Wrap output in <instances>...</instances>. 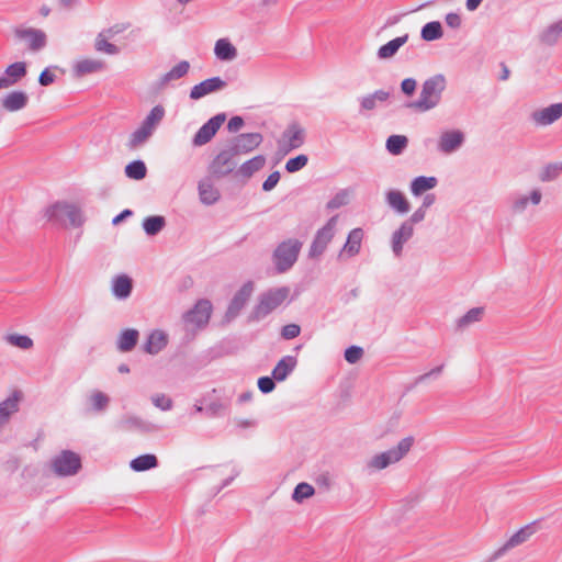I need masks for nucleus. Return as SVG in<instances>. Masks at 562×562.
<instances>
[{"label":"nucleus","instance_id":"nucleus-1","mask_svg":"<svg viewBox=\"0 0 562 562\" xmlns=\"http://www.w3.org/2000/svg\"><path fill=\"white\" fill-rule=\"evenodd\" d=\"M446 86V77L442 74L427 78L423 82L419 98L408 102L406 106L420 113L432 110L440 103Z\"/></svg>","mask_w":562,"mask_h":562},{"label":"nucleus","instance_id":"nucleus-2","mask_svg":"<svg viewBox=\"0 0 562 562\" xmlns=\"http://www.w3.org/2000/svg\"><path fill=\"white\" fill-rule=\"evenodd\" d=\"M290 288L286 285L268 289L262 292L250 315V322H259L281 306L290 296Z\"/></svg>","mask_w":562,"mask_h":562},{"label":"nucleus","instance_id":"nucleus-3","mask_svg":"<svg viewBox=\"0 0 562 562\" xmlns=\"http://www.w3.org/2000/svg\"><path fill=\"white\" fill-rule=\"evenodd\" d=\"M303 243L296 238H289L279 243L272 252V262L276 272H288L299 259Z\"/></svg>","mask_w":562,"mask_h":562},{"label":"nucleus","instance_id":"nucleus-4","mask_svg":"<svg viewBox=\"0 0 562 562\" xmlns=\"http://www.w3.org/2000/svg\"><path fill=\"white\" fill-rule=\"evenodd\" d=\"M47 221L57 225H66L68 224L72 227H81L86 217L81 209L75 204L66 203V202H56L50 205L45 213Z\"/></svg>","mask_w":562,"mask_h":562},{"label":"nucleus","instance_id":"nucleus-5","mask_svg":"<svg viewBox=\"0 0 562 562\" xmlns=\"http://www.w3.org/2000/svg\"><path fill=\"white\" fill-rule=\"evenodd\" d=\"M414 445V438L408 436L403 438L396 447L373 456L367 467L371 470H383L389 465L402 460Z\"/></svg>","mask_w":562,"mask_h":562},{"label":"nucleus","instance_id":"nucleus-6","mask_svg":"<svg viewBox=\"0 0 562 562\" xmlns=\"http://www.w3.org/2000/svg\"><path fill=\"white\" fill-rule=\"evenodd\" d=\"M337 224V215L331 216L326 224L317 229L308 249V257L316 259L326 250L328 244L333 240Z\"/></svg>","mask_w":562,"mask_h":562},{"label":"nucleus","instance_id":"nucleus-7","mask_svg":"<svg viewBox=\"0 0 562 562\" xmlns=\"http://www.w3.org/2000/svg\"><path fill=\"white\" fill-rule=\"evenodd\" d=\"M52 468L56 475L66 477L78 473L81 468L80 457L70 451L63 450L52 461Z\"/></svg>","mask_w":562,"mask_h":562},{"label":"nucleus","instance_id":"nucleus-8","mask_svg":"<svg viewBox=\"0 0 562 562\" xmlns=\"http://www.w3.org/2000/svg\"><path fill=\"white\" fill-rule=\"evenodd\" d=\"M536 532V521H532L517 530L509 539L498 548L487 560L494 562L502 558L508 550L522 544Z\"/></svg>","mask_w":562,"mask_h":562},{"label":"nucleus","instance_id":"nucleus-9","mask_svg":"<svg viewBox=\"0 0 562 562\" xmlns=\"http://www.w3.org/2000/svg\"><path fill=\"white\" fill-rule=\"evenodd\" d=\"M226 120L225 113H218L206 121L195 133L192 138V145L195 147L203 146L212 140L217 131Z\"/></svg>","mask_w":562,"mask_h":562},{"label":"nucleus","instance_id":"nucleus-10","mask_svg":"<svg viewBox=\"0 0 562 562\" xmlns=\"http://www.w3.org/2000/svg\"><path fill=\"white\" fill-rule=\"evenodd\" d=\"M236 156L237 155L228 146L221 150L210 165L211 173L217 178L229 175L236 168Z\"/></svg>","mask_w":562,"mask_h":562},{"label":"nucleus","instance_id":"nucleus-11","mask_svg":"<svg viewBox=\"0 0 562 562\" xmlns=\"http://www.w3.org/2000/svg\"><path fill=\"white\" fill-rule=\"evenodd\" d=\"M212 304L209 300H199L195 305L183 314V322L198 328L205 326L211 317Z\"/></svg>","mask_w":562,"mask_h":562},{"label":"nucleus","instance_id":"nucleus-12","mask_svg":"<svg viewBox=\"0 0 562 562\" xmlns=\"http://www.w3.org/2000/svg\"><path fill=\"white\" fill-rule=\"evenodd\" d=\"M305 140V131L297 123H291L282 133V139L279 142V149L285 154L290 150L300 148Z\"/></svg>","mask_w":562,"mask_h":562},{"label":"nucleus","instance_id":"nucleus-13","mask_svg":"<svg viewBox=\"0 0 562 562\" xmlns=\"http://www.w3.org/2000/svg\"><path fill=\"white\" fill-rule=\"evenodd\" d=\"M263 140L260 133H243L235 136L228 147L238 156L256 149Z\"/></svg>","mask_w":562,"mask_h":562},{"label":"nucleus","instance_id":"nucleus-14","mask_svg":"<svg viewBox=\"0 0 562 562\" xmlns=\"http://www.w3.org/2000/svg\"><path fill=\"white\" fill-rule=\"evenodd\" d=\"M254 292V283L251 281L245 282L240 289L234 294L231 300L225 317L229 321L237 317L240 311L245 307Z\"/></svg>","mask_w":562,"mask_h":562},{"label":"nucleus","instance_id":"nucleus-15","mask_svg":"<svg viewBox=\"0 0 562 562\" xmlns=\"http://www.w3.org/2000/svg\"><path fill=\"white\" fill-rule=\"evenodd\" d=\"M14 36L27 42L29 49L41 50L46 46L47 38L44 31L33 27H15Z\"/></svg>","mask_w":562,"mask_h":562},{"label":"nucleus","instance_id":"nucleus-16","mask_svg":"<svg viewBox=\"0 0 562 562\" xmlns=\"http://www.w3.org/2000/svg\"><path fill=\"white\" fill-rule=\"evenodd\" d=\"M226 86V81L221 77L207 78L191 88L190 99L199 100L210 93L224 89Z\"/></svg>","mask_w":562,"mask_h":562},{"label":"nucleus","instance_id":"nucleus-17","mask_svg":"<svg viewBox=\"0 0 562 562\" xmlns=\"http://www.w3.org/2000/svg\"><path fill=\"white\" fill-rule=\"evenodd\" d=\"M464 142V134L459 130L443 132L438 140V150L443 154L456 151Z\"/></svg>","mask_w":562,"mask_h":562},{"label":"nucleus","instance_id":"nucleus-18","mask_svg":"<svg viewBox=\"0 0 562 562\" xmlns=\"http://www.w3.org/2000/svg\"><path fill=\"white\" fill-rule=\"evenodd\" d=\"M562 116V103H554L547 108L535 111L531 119L535 123L541 126H547Z\"/></svg>","mask_w":562,"mask_h":562},{"label":"nucleus","instance_id":"nucleus-19","mask_svg":"<svg viewBox=\"0 0 562 562\" xmlns=\"http://www.w3.org/2000/svg\"><path fill=\"white\" fill-rule=\"evenodd\" d=\"M26 75V64L24 61H15L9 65L4 74L0 76V89H7L15 85Z\"/></svg>","mask_w":562,"mask_h":562},{"label":"nucleus","instance_id":"nucleus-20","mask_svg":"<svg viewBox=\"0 0 562 562\" xmlns=\"http://www.w3.org/2000/svg\"><path fill=\"white\" fill-rule=\"evenodd\" d=\"M414 235V227L408 223L403 222L401 226L393 232L391 238L392 251L396 257H401L404 244L407 243Z\"/></svg>","mask_w":562,"mask_h":562},{"label":"nucleus","instance_id":"nucleus-21","mask_svg":"<svg viewBox=\"0 0 562 562\" xmlns=\"http://www.w3.org/2000/svg\"><path fill=\"white\" fill-rule=\"evenodd\" d=\"M29 103V95L22 90H14L7 93L2 100L1 105L8 112H18L26 108Z\"/></svg>","mask_w":562,"mask_h":562},{"label":"nucleus","instance_id":"nucleus-22","mask_svg":"<svg viewBox=\"0 0 562 562\" xmlns=\"http://www.w3.org/2000/svg\"><path fill=\"white\" fill-rule=\"evenodd\" d=\"M362 239L363 231L361 228H353L350 231L347 236V240L338 255V258L342 259L344 256L351 258L358 255L361 249Z\"/></svg>","mask_w":562,"mask_h":562},{"label":"nucleus","instance_id":"nucleus-23","mask_svg":"<svg viewBox=\"0 0 562 562\" xmlns=\"http://www.w3.org/2000/svg\"><path fill=\"white\" fill-rule=\"evenodd\" d=\"M21 397V392L14 391L9 397L0 403V428L10 420L12 414L19 411Z\"/></svg>","mask_w":562,"mask_h":562},{"label":"nucleus","instance_id":"nucleus-24","mask_svg":"<svg viewBox=\"0 0 562 562\" xmlns=\"http://www.w3.org/2000/svg\"><path fill=\"white\" fill-rule=\"evenodd\" d=\"M386 204L400 214H406L411 210V204L406 196L400 190H389L385 193Z\"/></svg>","mask_w":562,"mask_h":562},{"label":"nucleus","instance_id":"nucleus-25","mask_svg":"<svg viewBox=\"0 0 562 562\" xmlns=\"http://www.w3.org/2000/svg\"><path fill=\"white\" fill-rule=\"evenodd\" d=\"M297 359L294 356H284L272 370V376L276 381H284L295 369Z\"/></svg>","mask_w":562,"mask_h":562},{"label":"nucleus","instance_id":"nucleus-26","mask_svg":"<svg viewBox=\"0 0 562 562\" xmlns=\"http://www.w3.org/2000/svg\"><path fill=\"white\" fill-rule=\"evenodd\" d=\"M167 335L161 330H154L143 345V350L149 355H157L167 346Z\"/></svg>","mask_w":562,"mask_h":562},{"label":"nucleus","instance_id":"nucleus-27","mask_svg":"<svg viewBox=\"0 0 562 562\" xmlns=\"http://www.w3.org/2000/svg\"><path fill=\"white\" fill-rule=\"evenodd\" d=\"M390 98V92L383 89L375 90L372 93L359 98L360 114L372 111L378 106L379 102H385Z\"/></svg>","mask_w":562,"mask_h":562},{"label":"nucleus","instance_id":"nucleus-28","mask_svg":"<svg viewBox=\"0 0 562 562\" xmlns=\"http://www.w3.org/2000/svg\"><path fill=\"white\" fill-rule=\"evenodd\" d=\"M133 290V281L126 274L116 276L112 280V294L117 300H126L131 296Z\"/></svg>","mask_w":562,"mask_h":562},{"label":"nucleus","instance_id":"nucleus-29","mask_svg":"<svg viewBox=\"0 0 562 562\" xmlns=\"http://www.w3.org/2000/svg\"><path fill=\"white\" fill-rule=\"evenodd\" d=\"M199 196L203 204L213 205L220 198V191L214 187L210 179H203L198 184Z\"/></svg>","mask_w":562,"mask_h":562},{"label":"nucleus","instance_id":"nucleus-30","mask_svg":"<svg viewBox=\"0 0 562 562\" xmlns=\"http://www.w3.org/2000/svg\"><path fill=\"white\" fill-rule=\"evenodd\" d=\"M542 193L539 189L531 191L529 195H517L512 198V210L515 213L524 212L528 204L538 205L541 202Z\"/></svg>","mask_w":562,"mask_h":562},{"label":"nucleus","instance_id":"nucleus-31","mask_svg":"<svg viewBox=\"0 0 562 562\" xmlns=\"http://www.w3.org/2000/svg\"><path fill=\"white\" fill-rule=\"evenodd\" d=\"M409 35L406 33L402 36L395 37L387 42L386 44L382 45L378 52L376 57L379 59H389L396 55L398 49L405 45L408 41Z\"/></svg>","mask_w":562,"mask_h":562},{"label":"nucleus","instance_id":"nucleus-32","mask_svg":"<svg viewBox=\"0 0 562 562\" xmlns=\"http://www.w3.org/2000/svg\"><path fill=\"white\" fill-rule=\"evenodd\" d=\"M139 337V333L137 329L127 328L124 329L116 341V347L121 352L131 351L137 344Z\"/></svg>","mask_w":562,"mask_h":562},{"label":"nucleus","instance_id":"nucleus-33","mask_svg":"<svg viewBox=\"0 0 562 562\" xmlns=\"http://www.w3.org/2000/svg\"><path fill=\"white\" fill-rule=\"evenodd\" d=\"M214 54L217 59L229 61L236 58L237 49L227 38H220L214 46Z\"/></svg>","mask_w":562,"mask_h":562},{"label":"nucleus","instance_id":"nucleus-34","mask_svg":"<svg viewBox=\"0 0 562 562\" xmlns=\"http://www.w3.org/2000/svg\"><path fill=\"white\" fill-rule=\"evenodd\" d=\"M190 69V63L188 60H181L173 66L169 71L164 74L159 79V86L164 87L170 81L183 78Z\"/></svg>","mask_w":562,"mask_h":562},{"label":"nucleus","instance_id":"nucleus-35","mask_svg":"<svg viewBox=\"0 0 562 562\" xmlns=\"http://www.w3.org/2000/svg\"><path fill=\"white\" fill-rule=\"evenodd\" d=\"M157 467L158 459L151 453L140 454L130 462V468L135 472H144Z\"/></svg>","mask_w":562,"mask_h":562},{"label":"nucleus","instance_id":"nucleus-36","mask_svg":"<svg viewBox=\"0 0 562 562\" xmlns=\"http://www.w3.org/2000/svg\"><path fill=\"white\" fill-rule=\"evenodd\" d=\"M104 63L98 59H82L75 64L74 72L77 77H82L88 74H93L102 70Z\"/></svg>","mask_w":562,"mask_h":562},{"label":"nucleus","instance_id":"nucleus-37","mask_svg":"<svg viewBox=\"0 0 562 562\" xmlns=\"http://www.w3.org/2000/svg\"><path fill=\"white\" fill-rule=\"evenodd\" d=\"M438 183L436 177L418 176L411 183V191L415 196L423 194L425 191L434 189Z\"/></svg>","mask_w":562,"mask_h":562},{"label":"nucleus","instance_id":"nucleus-38","mask_svg":"<svg viewBox=\"0 0 562 562\" xmlns=\"http://www.w3.org/2000/svg\"><path fill=\"white\" fill-rule=\"evenodd\" d=\"M265 164H266L265 156H262V155L255 156L251 159L245 161L237 170V173L244 178H250L255 172L260 170L265 166Z\"/></svg>","mask_w":562,"mask_h":562},{"label":"nucleus","instance_id":"nucleus-39","mask_svg":"<svg viewBox=\"0 0 562 562\" xmlns=\"http://www.w3.org/2000/svg\"><path fill=\"white\" fill-rule=\"evenodd\" d=\"M166 110L161 104L155 105L150 112L143 120L142 124L147 127L151 133L158 127L162 119L165 117Z\"/></svg>","mask_w":562,"mask_h":562},{"label":"nucleus","instance_id":"nucleus-40","mask_svg":"<svg viewBox=\"0 0 562 562\" xmlns=\"http://www.w3.org/2000/svg\"><path fill=\"white\" fill-rule=\"evenodd\" d=\"M443 35L442 26L439 21L426 23L420 30V37L426 42H432L441 38Z\"/></svg>","mask_w":562,"mask_h":562},{"label":"nucleus","instance_id":"nucleus-41","mask_svg":"<svg viewBox=\"0 0 562 562\" xmlns=\"http://www.w3.org/2000/svg\"><path fill=\"white\" fill-rule=\"evenodd\" d=\"M562 35V19L549 25L540 35V41L546 45H554Z\"/></svg>","mask_w":562,"mask_h":562},{"label":"nucleus","instance_id":"nucleus-42","mask_svg":"<svg viewBox=\"0 0 562 562\" xmlns=\"http://www.w3.org/2000/svg\"><path fill=\"white\" fill-rule=\"evenodd\" d=\"M147 127H145L142 123L138 128H136L128 138L127 147L130 149H136L137 147L144 145L149 137L153 135Z\"/></svg>","mask_w":562,"mask_h":562},{"label":"nucleus","instance_id":"nucleus-43","mask_svg":"<svg viewBox=\"0 0 562 562\" xmlns=\"http://www.w3.org/2000/svg\"><path fill=\"white\" fill-rule=\"evenodd\" d=\"M166 226V220L161 215L148 216L143 221V228L148 236L157 235Z\"/></svg>","mask_w":562,"mask_h":562},{"label":"nucleus","instance_id":"nucleus-44","mask_svg":"<svg viewBox=\"0 0 562 562\" xmlns=\"http://www.w3.org/2000/svg\"><path fill=\"white\" fill-rule=\"evenodd\" d=\"M408 139L404 135H391L386 139V150L392 155H401L407 147Z\"/></svg>","mask_w":562,"mask_h":562},{"label":"nucleus","instance_id":"nucleus-45","mask_svg":"<svg viewBox=\"0 0 562 562\" xmlns=\"http://www.w3.org/2000/svg\"><path fill=\"white\" fill-rule=\"evenodd\" d=\"M89 403L93 412H104L110 404V397L105 393L94 390L89 396Z\"/></svg>","mask_w":562,"mask_h":562},{"label":"nucleus","instance_id":"nucleus-46","mask_svg":"<svg viewBox=\"0 0 562 562\" xmlns=\"http://www.w3.org/2000/svg\"><path fill=\"white\" fill-rule=\"evenodd\" d=\"M147 168L143 160H133L125 167V175L133 180H142L146 177Z\"/></svg>","mask_w":562,"mask_h":562},{"label":"nucleus","instance_id":"nucleus-47","mask_svg":"<svg viewBox=\"0 0 562 562\" xmlns=\"http://www.w3.org/2000/svg\"><path fill=\"white\" fill-rule=\"evenodd\" d=\"M483 307H473L457 321L458 328H465L471 324L479 322L483 315Z\"/></svg>","mask_w":562,"mask_h":562},{"label":"nucleus","instance_id":"nucleus-48","mask_svg":"<svg viewBox=\"0 0 562 562\" xmlns=\"http://www.w3.org/2000/svg\"><path fill=\"white\" fill-rule=\"evenodd\" d=\"M121 427L125 430H140V431H149L151 430V426L145 423L143 419L136 416H130L124 418L120 423Z\"/></svg>","mask_w":562,"mask_h":562},{"label":"nucleus","instance_id":"nucleus-49","mask_svg":"<svg viewBox=\"0 0 562 562\" xmlns=\"http://www.w3.org/2000/svg\"><path fill=\"white\" fill-rule=\"evenodd\" d=\"M94 48L98 52L105 53L108 55H117L120 53V48L108 42V40L104 37V32L99 33V35L95 38Z\"/></svg>","mask_w":562,"mask_h":562},{"label":"nucleus","instance_id":"nucleus-50","mask_svg":"<svg viewBox=\"0 0 562 562\" xmlns=\"http://www.w3.org/2000/svg\"><path fill=\"white\" fill-rule=\"evenodd\" d=\"M10 345L27 350L33 347V340L26 335L9 334L4 337Z\"/></svg>","mask_w":562,"mask_h":562},{"label":"nucleus","instance_id":"nucleus-51","mask_svg":"<svg viewBox=\"0 0 562 562\" xmlns=\"http://www.w3.org/2000/svg\"><path fill=\"white\" fill-rule=\"evenodd\" d=\"M315 493V490L314 487L308 484V483H305V482H302V483H299L294 491H293V494H292V498L295 501V502H302L303 499L305 498H308L311 496H313Z\"/></svg>","mask_w":562,"mask_h":562},{"label":"nucleus","instance_id":"nucleus-52","mask_svg":"<svg viewBox=\"0 0 562 562\" xmlns=\"http://www.w3.org/2000/svg\"><path fill=\"white\" fill-rule=\"evenodd\" d=\"M308 162V157L304 154H300L293 158H290L285 162V170L289 173H294L303 169Z\"/></svg>","mask_w":562,"mask_h":562},{"label":"nucleus","instance_id":"nucleus-53","mask_svg":"<svg viewBox=\"0 0 562 562\" xmlns=\"http://www.w3.org/2000/svg\"><path fill=\"white\" fill-rule=\"evenodd\" d=\"M562 172V162L549 164L540 175L541 181H552Z\"/></svg>","mask_w":562,"mask_h":562},{"label":"nucleus","instance_id":"nucleus-54","mask_svg":"<svg viewBox=\"0 0 562 562\" xmlns=\"http://www.w3.org/2000/svg\"><path fill=\"white\" fill-rule=\"evenodd\" d=\"M348 202V192L346 190H340L337 192L327 203L326 209L328 211L337 210Z\"/></svg>","mask_w":562,"mask_h":562},{"label":"nucleus","instance_id":"nucleus-55","mask_svg":"<svg viewBox=\"0 0 562 562\" xmlns=\"http://www.w3.org/2000/svg\"><path fill=\"white\" fill-rule=\"evenodd\" d=\"M363 355V349L359 346H350L345 350V359L347 362L353 364L358 362Z\"/></svg>","mask_w":562,"mask_h":562},{"label":"nucleus","instance_id":"nucleus-56","mask_svg":"<svg viewBox=\"0 0 562 562\" xmlns=\"http://www.w3.org/2000/svg\"><path fill=\"white\" fill-rule=\"evenodd\" d=\"M257 384L261 393L268 394L274 390L276 380L273 379V376H260L258 379Z\"/></svg>","mask_w":562,"mask_h":562},{"label":"nucleus","instance_id":"nucleus-57","mask_svg":"<svg viewBox=\"0 0 562 562\" xmlns=\"http://www.w3.org/2000/svg\"><path fill=\"white\" fill-rule=\"evenodd\" d=\"M301 333V327L297 324H288L282 327L281 336L282 338L290 340L296 338Z\"/></svg>","mask_w":562,"mask_h":562},{"label":"nucleus","instance_id":"nucleus-58","mask_svg":"<svg viewBox=\"0 0 562 562\" xmlns=\"http://www.w3.org/2000/svg\"><path fill=\"white\" fill-rule=\"evenodd\" d=\"M280 177L281 176H280V172L278 170L273 171L272 173H270L268 176V178L262 183V190L265 192H269L272 189H274L276 186L278 184V182L280 181Z\"/></svg>","mask_w":562,"mask_h":562},{"label":"nucleus","instance_id":"nucleus-59","mask_svg":"<svg viewBox=\"0 0 562 562\" xmlns=\"http://www.w3.org/2000/svg\"><path fill=\"white\" fill-rule=\"evenodd\" d=\"M417 87V81L414 78H405L401 82V90L406 95H412Z\"/></svg>","mask_w":562,"mask_h":562},{"label":"nucleus","instance_id":"nucleus-60","mask_svg":"<svg viewBox=\"0 0 562 562\" xmlns=\"http://www.w3.org/2000/svg\"><path fill=\"white\" fill-rule=\"evenodd\" d=\"M445 21L446 24L451 29L458 30L461 27V16L456 12H449L448 14H446Z\"/></svg>","mask_w":562,"mask_h":562},{"label":"nucleus","instance_id":"nucleus-61","mask_svg":"<svg viewBox=\"0 0 562 562\" xmlns=\"http://www.w3.org/2000/svg\"><path fill=\"white\" fill-rule=\"evenodd\" d=\"M154 404L161 411H169L172 407V401L171 398L165 396V395H157L154 397Z\"/></svg>","mask_w":562,"mask_h":562},{"label":"nucleus","instance_id":"nucleus-62","mask_svg":"<svg viewBox=\"0 0 562 562\" xmlns=\"http://www.w3.org/2000/svg\"><path fill=\"white\" fill-rule=\"evenodd\" d=\"M244 124L245 122L241 116H233L227 123V131L229 133H237L244 126Z\"/></svg>","mask_w":562,"mask_h":562},{"label":"nucleus","instance_id":"nucleus-63","mask_svg":"<svg viewBox=\"0 0 562 562\" xmlns=\"http://www.w3.org/2000/svg\"><path fill=\"white\" fill-rule=\"evenodd\" d=\"M56 76L50 72L49 68H45L38 77V82L41 86H49L55 81Z\"/></svg>","mask_w":562,"mask_h":562},{"label":"nucleus","instance_id":"nucleus-64","mask_svg":"<svg viewBox=\"0 0 562 562\" xmlns=\"http://www.w3.org/2000/svg\"><path fill=\"white\" fill-rule=\"evenodd\" d=\"M426 216V211H424L422 207H418L411 216L409 218L405 220V223H408L412 227H414L415 224L420 223L424 221Z\"/></svg>","mask_w":562,"mask_h":562}]
</instances>
